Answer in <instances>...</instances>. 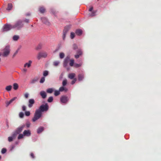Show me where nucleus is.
I'll return each instance as SVG.
<instances>
[{"label": "nucleus", "mask_w": 161, "mask_h": 161, "mask_svg": "<svg viewBox=\"0 0 161 161\" xmlns=\"http://www.w3.org/2000/svg\"><path fill=\"white\" fill-rule=\"evenodd\" d=\"M48 109V106L47 103L42 105L38 109L36 110L32 121L35 122L39 119L42 116V112L47 111Z\"/></svg>", "instance_id": "nucleus-1"}, {"label": "nucleus", "mask_w": 161, "mask_h": 161, "mask_svg": "<svg viewBox=\"0 0 161 161\" xmlns=\"http://www.w3.org/2000/svg\"><path fill=\"white\" fill-rule=\"evenodd\" d=\"M3 52L2 53L1 55L3 57H7L10 53V46L9 45L6 46L3 49Z\"/></svg>", "instance_id": "nucleus-2"}, {"label": "nucleus", "mask_w": 161, "mask_h": 161, "mask_svg": "<svg viewBox=\"0 0 161 161\" xmlns=\"http://www.w3.org/2000/svg\"><path fill=\"white\" fill-rule=\"evenodd\" d=\"M25 126V125H23L17 128L13 134V136L14 137L17 134H19L21 132Z\"/></svg>", "instance_id": "nucleus-3"}, {"label": "nucleus", "mask_w": 161, "mask_h": 161, "mask_svg": "<svg viewBox=\"0 0 161 161\" xmlns=\"http://www.w3.org/2000/svg\"><path fill=\"white\" fill-rule=\"evenodd\" d=\"M12 26L13 28H17L19 30L23 27V24L22 20H19L16 22L14 25Z\"/></svg>", "instance_id": "nucleus-4"}, {"label": "nucleus", "mask_w": 161, "mask_h": 161, "mask_svg": "<svg viewBox=\"0 0 161 161\" xmlns=\"http://www.w3.org/2000/svg\"><path fill=\"white\" fill-rule=\"evenodd\" d=\"M13 28V26L10 25L6 24L5 25L3 28L2 32H7Z\"/></svg>", "instance_id": "nucleus-5"}, {"label": "nucleus", "mask_w": 161, "mask_h": 161, "mask_svg": "<svg viewBox=\"0 0 161 161\" xmlns=\"http://www.w3.org/2000/svg\"><path fill=\"white\" fill-rule=\"evenodd\" d=\"M47 56V54L46 52H41L38 54L37 58L39 60L42 58H46Z\"/></svg>", "instance_id": "nucleus-6"}, {"label": "nucleus", "mask_w": 161, "mask_h": 161, "mask_svg": "<svg viewBox=\"0 0 161 161\" xmlns=\"http://www.w3.org/2000/svg\"><path fill=\"white\" fill-rule=\"evenodd\" d=\"M60 100L62 103H66L68 100V97L66 96H63L60 98Z\"/></svg>", "instance_id": "nucleus-7"}, {"label": "nucleus", "mask_w": 161, "mask_h": 161, "mask_svg": "<svg viewBox=\"0 0 161 161\" xmlns=\"http://www.w3.org/2000/svg\"><path fill=\"white\" fill-rule=\"evenodd\" d=\"M17 98V97H14L12 99H11L9 101H6L5 102V103L6 105V106H8L9 104L12 103L14 101L16 100Z\"/></svg>", "instance_id": "nucleus-8"}, {"label": "nucleus", "mask_w": 161, "mask_h": 161, "mask_svg": "<svg viewBox=\"0 0 161 161\" xmlns=\"http://www.w3.org/2000/svg\"><path fill=\"white\" fill-rule=\"evenodd\" d=\"M23 134L25 136H29L31 135V132L29 130H25L24 131Z\"/></svg>", "instance_id": "nucleus-9"}, {"label": "nucleus", "mask_w": 161, "mask_h": 161, "mask_svg": "<svg viewBox=\"0 0 161 161\" xmlns=\"http://www.w3.org/2000/svg\"><path fill=\"white\" fill-rule=\"evenodd\" d=\"M35 103V101L34 99H30L29 100V104L28 106L29 108L32 107L33 104Z\"/></svg>", "instance_id": "nucleus-10"}, {"label": "nucleus", "mask_w": 161, "mask_h": 161, "mask_svg": "<svg viewBox=\"0 0 161 161\" xmlns=\"http://www.w3.org/2000/svg\"><path fill=\"white\" fill-rule=\"evenodd\" d=\"M69 60V58L68 57H67L64 59V67H66L67 66Z\"/></svg>", "instance_id": "nucleus-11"}, {"label": "nucleus", "mask_w": 161, "mask_h": 161, "mask_svg": "<svg viewBox=\"0 0 161 161\" xmlns=\"http://www.w3.org/2000/svg\"><path fill=\"white\" fill-rule=\"evenodd\" d=\"M32 63V61L31 60H29V61L27 63H25L24 65V68H26L27 67V68H30L31 66V64Z\"/></svg>", "instance_id": "nucleus-12"}, {"label": "nucleus", "mask_w": 161, "mask_h": 161, "mask_svg": "<svg viewBox=\"0 0 161 161\" xmlns=\"http://www.w3.org/2000/svg\"><path fill=\"white\" fill-rule=\"evenodd\" d=\"M42 22L47 25H49V22L48 21L47 19L45 17H42L41 18Z\"/></svg>", "instance_id": "nucleus-13"}, {"label": "nucleus", "mask_w": 161, "mask_h": 161, "mask_svg": "<svg viewBox=\"0 0 161 161\" xmlns=\"http://www.w3.org/2000/svg\"><path fill=\"white\" fill-rule=\"evenodd\" d=\"M40 93L42 98L44 99L46 97L47 94L45 91H41Z\"/></svg>", "instance_id": "nucleus-14"}, {"label": "nucleus", "mask_w": 161, "mask_h": 161, "mask_svg": "<svg viewBox=\"0 0 161 161\" xmlns=\"http://www.w3.org/2000/svg\"><path fill=\"white\" fill-rule=\"evenodd\" d=\"M84 77V75L83 74H79L78 75V80L79 81L82 80Z\"/></svg>", "instance_id": "nucleus-15"}, {"label": "nucleus", "mask_w": 161, "mask_h": 161, "mask_svg": "<svg viewBox=\"0 0 161 161\" xmlns=\"http://www.w3.org/2000/svg\"><path fill=\"white\" fill-rule=\"evenodd\" d=\"M75 75V73H71L69 74L68 77L70 79H73L74 78Z\"/></svg>", "instance_id": "nucleus-16"}, {"label": "nucleus", "mask_w": 161, "mask_h": 161, "mask_svg": "<svg viewBox=\"0 0 161 161\" xmlns=\"http://www.w3.org/2000/svg\"><path fill=\"white\" fill-rule=\"evenodd\" d=\"M82 31L80 29H78L76 31L75 33L78 36H80L82 34Z\"/></svg>", "instance_id": "nucleus-17"}, {"label": "nucleus", "mask_w": 161, "mask_h": 161, "mask_svg": "<svg viewBox=\"0 0 161 161\" xmlns=\"http://www.w3.org/2000/svg\"><path fill=\"white\" fill-rule=\"evenodd\" d=\"M44 127H39L37 130V133L38 134L41 133L44 130Z\"/></svg>", "instance_id": "nucleus-18"}, {"label": "nucleus", "mask_w": 161, "mask_h": 161, "mask_svg": "<svg viewBox=\"0 0 161 161\" xmlns=\"http://www.w3.org/2000/svg\"><path fill=\"white\" fill-rule=\"evenodd\" d=\"M68 90L67 88H64V87L62 86L60 87L59 88V91L60 92H63V91H65V92H66Z\"/></svg>", "instance_id": "nucleus-19"}, {"label": "nucleus", "mask_w": 161, "mask_h": 161, "mask_svg": "<svg viewBox=\"0 0 161 161\" xmlns=\"http://www.w3.org/2000/svg\"><path fill=\"white\" fill-rule=\"evenodd\" d=\"M54 90L52 88H50L48 89L47 90V92L49 93H52L54 91Z\"/></svg>", "instance_id": "nucleus-20"}, {"label": "nucleus", "mask_w": 161, "mask_h": 161, "mask_svg": "<svg viewBox=\"0 0 161 161\" xmlns=\"http://www.w3.org/2000/svg\"><path fill=\"white\" fill-rule=\"evenodd\" d=\"M69 65L70 66H73L74 65V59H70V60Z\"/></svg>", "instance_id": "nucleus-21"}, {"label": "nucleus", "mask_w": 161, "mask_h": 161, "mask_svg": "<svg viewBox=\"0 0 161 161\" xmlns=\"http://www.w3.org/2000/svg\"><path fill=\"white\" fill-rule=\"evenodd\" d=\"M12 86L11 85L7 86L5 88V89L8 91H9L11 90Z\"/></svg>", "instance_id": "nucleus-22"}, {"label": "nucleus", "mask_w": 161, "mask_h": 161, "mask_svg": "<svg viewBox=\"0 0 161 161\" xmlns=\"http://www.w3.org/2000/svg\"><path fill=\"white\" fill-rule=\"evenodd\" d=\"M82 65V63H80V64H77V63H75L74 65V67L75 68H78V67H80Z\"/></svg>", "instance_id": "nucleus-23"}, {"label": "nucleus", "mask_w": 161, "mask_h": 161, "mask_svg": "<svg viewBox=\"0 0 161 161\" xmlns=\"http://www.w3.org/2000/svg\"><path fill=\"white\" fill-rule=\"evenodd\" d=\"M12 4L9 3L8 4V7L7 8V10H10L12 8Z\"/></svg>", "instance_id": "nucleus-24"}, {"label": "nucleus", "mask_w": 161, "mask_h": 161, "mask_svg": "<svg viewBox=\"0 0 161 161\" xmlns=\"http://www.w3.org/2000/svg\"><path fill=\"white\" fill-rule=\"evenodd\" d=\"M45 10V9L43 7H41L39 8L40 12L42 13H44Z\"/></svg>", "instance_id": "nucleus-25"}, {"label": "nucleus", "mask_w": 161, "mask_h": 161, "mask_svg": "<svg viewBox=\"0 0 161 161\" xmlns=\"http://www.w3.org/2000/svg\"><path fill=\"white\" fill-rule=\"evenodd\" d=\"M18 88V85L17 84L15 83L13 84V88L15 90H17Z\"/></svg>", "instance_id": "nucleus-26"}, {"label": "nucleus", "mask_w": 161, "mask_h": 161, "mask_svg": "<svg viewBox=\"0 0 161 161\" xmlns=\"http://www.w3.org/2000/svg\"><path fill=\"white\" fill-rule=\"evenodd\" d=\"M60 94V91H59L55 90L54 91V95L55 96H58Z\"/></svg>", "instance_id": "nucleus-27"}, {"label": "nucleus", "mask_w": 161, "mask_h": 161, "mask_svg": "<svg viewBox=\"0 0 161 161\" xmlns=\"http://www.w3.org/2000/svg\"><path fill=\"white\" fill-rule=\"evenodd\" d=\"M19 37L18 36L14 35L13 37V39L14 41H17L19 39Z\"/></svg>", "instance_id": "nucleus-28"}, {"label": "nucleus", "mask_w": 161, "mask_h": 161, "mask_svg": "<svg viewBox=\"0 0 161 161\" xmlns=\"http://www.w3.org/2000/svg\"><path fill=\"white\" fill-rule=\"evenodd\" d=\"M24 136L23 134H19L18 136V139H20L23 138Z\"/></svg>", "instance_id": "nucleus-29"}, {"label": "nucleus", "mask_w": 161, "mask_h": 161, "mask_svg": "<svg viewBox=\"0 0 161 161\" xmlns=\"http://www.w3.org/2000/svg\"><path fill=\"white\" fill-rule=\"evenodd\" d=\"M96 12V11H93L91 14H89V16H93L95 15V14Z\"/></svg>", "instance_id": "nucleus-30"}, {"label": "nucleus", "mask_w": 161, "mask_h": 161, "mask_svg": "<svg viewBox=\"0 0 161 161\" xmlns=\"http://www.w3.org/2000/svg\"><path fill=\"white\" fill-rule=\"evenodd\" d=\"M37 81V79H34L31 81L30 83L31 84H34Z\"/></svg>", "instance_id": "nucleus-31"}, {"label": "nucleus", "mask_w": 161, "mask_h": 161, "mask_svg": "<svg viewBox=\"0 0 161 161\" xmlns=\"http://www.w3.org/2000/svg\"><path fill=\"white\" fill-rule=\"evenodd\" d=\"M77 53L80 56L82 55V52L80 49H79L77 51Z\"/></svg>", "instance_id": "nucleus-32"}, {"label": "nucleus", "mask_w": 161, "mask_h": 161, "mask_svg": "<svg viewBox=\"0 0 161 161\" xmlns=\"http://www.w3.org/2000/svg\"><path fill=\"white\" fill-rule=\"evenodd\" d=\"M48 75V72L47 70L44 71L43 73V75L44 76H46Z\"/></svg>", "instance_id": "nucleus-33"}, {"label": "nucleus", "mask_w": 161, "mask_h": 161, "mask_svg": "<svg viewBox=\"0 0 161 161\" xmlns=\"http://www.w3.org/2000/svg\"><path fill=\"white\" fill-rule=\"evenodd\" d=\"M53 100V98L52 97H49L47 99V102L49 103L52 102Z\"/></svg>", "instance_id": "nucleus-34"}, {"label": "nucleus", "mask_w": 161, "mask_h": 161, "mask_svg": "<svg viewBox=\"0 0 161 161\" xmlns=\"http://www.w3.org/2000/svg\"><path fill=\"white\" fill-rule=\"evenodd\" d=\"M64 56V54L63 53H60L59 54V57L61 58H63Z\"/></svg>", "instance_id": "nucleus-35"}, {"label": "nucleus", "mask_w": 161, "mask_h": 161, "mask_svg": "<svg viewBox=\"0 0 161 161\" xmlns=\"http://www.w3.org/2000/svg\"><path fill=\"white\" fill-rule=\"evenodd\" d=\"M67 83V80H63L62 82V85L63 86H65Z\"/></svg>", "instance_id": "nucleus-36"}, {"label": "nucleus", "mask_w": 161, "mask_h": 161, "mask_svg": "<svg viewBox=\"0 0 161 161\" xmlns=\"http://www.w3.org/2000/svg\"><path fill=\"white\" fill-rule=\"evenodd\" d=\"M45 80V78L44 77H42L41 79L40 80V83H43Z\"/></svg>", "instance_id": "nucleus-37"}, {"label": "nucleus", "mask_w": 161, "mask_h": 161, "mask_svg": "<svg viewBox=\"0 0 161 161\" xmlns=\"http://www.w3.org/2000/svg\"><path fill=\"white\" fill-rule=\"evenodd\" d=\"M68 31V29L67 27H65L63 31V33H65V34H66L67 33Z\"/></svg>", "instance_id": "nucleus-38"}, {"label": "nucleus", "mask_w": 161, "mask_h": 161, "mask_svg": "<svg viewBox=\"0 0 161 161\" xmlns=\"http://www.w3.org/2000/svg\"><path fill=\"white\" fill-rule=\"evenodd\" d=\"M19 117L21 118H23L24 116V114L22 112H20L19 114Z\"/></svg>", "instance_id": "nucleus-39"}, {"label": "nucleus", "mask_w": 161, "mask_h": 161, "mask_svg": "<svg viewBox=\"0 0 161 161\" xmlns=\"http://www.w3.org/2000/svg\"><path fill=\"white\" fill-rule=\"evenodd\" d=\"M25 114L26 116H29L30 115V112L29 111H26L25 112Z\"/></svg>", "instance_id": "nucleus-40"}, {"label": "nucleus", "mask_w": 161, "mask_h": 161, "mask_svg": "<svg viewBox=\"0 0 161 161\" xmlns=\"http://www.w3.org/2000/svg\"><path fill=\"white\" fill-rule=\"evenodd\" d=\"M75 36V33L73 32H71L70 34V37L71 39H73Z\"/></svg>", "instance_id": "nucleus-41"}, {"label": "nucleus", "mask_w": 161, "mask_h": 161, "mask_svg": "<svg viewBox=\"0 0 161 161\" xmlns=\"http://www.w3.org/2000/svg\"><path fill=\"white\" fill-rule=\"evenodd\" d=\"M77 80L76 78H75L73 79V80L71 81V84L72 85L74 84L76 81Z\"/></svg>", "instance_id": "nucleus-42"}, {"label": "nucleus", "mask_w": 161, "mask_h": 161, "mask_svg": "<svg viewBox=\"0 0 161 161\" xmlns=\"http://www.w3.org/2000/svg\"><path fill=\"white\" fill-rule=\"evenodd\" d=\"M59 63V62L58 61H55V62H54L53 64L54 66H57L58 65Z\"/></svg>", "instance_id": "nucleus-43"}, {"label": "nucleus", "mask_w": 161, "mask_h": 161, "mask_svg": "<svg viewBox=\"0 0 161 161\" xmlns=\"http://www.w3.org/2000/svg\"><path fill=\"white\" fill-rule=\"evenodd\" d=\"M7 150L6 149L3 148L2 150V153L3 154L5 153L6 152Z\"/></svg>", "instance_id": "nucleus-44"}, {"label": "nucleus", "mask_w": 161, "mask_h": 161, "mask_svg": "<svg viewBox=\"0 0 161 161\" xmlns=\"http://www.w3.org/2000/svg\"><path fill=\"white\" fill-rule=\"evenodd\" d=\"M73 48L75 50L77 48V46L75 44H74L73 45Z\"/></svg>", "instance_id": "nucleus-45"}, {"label": "nucleus", "mask_w": 161, "mask_h": 161, "mask_svg": "<svg viewBox=\"0 0 161 161\" xmlns=\"http://www.w3.org/2000/svg\"><path fill=\"white\" fill-rule=\"evenodd\" d=\"M41 48H42V46L40 44L36 48V49L37 50H40Z\"/></svg>", "instance_id": "nucleus-46"}, {"label": "nucleus", "mask_w": 161, "mask_h": 161, "mask_svg": "<svg viewBox=\"0 0 161 161\" xmlns=\"http://www.w3.org/2000/svg\"><path fill=\"white\" fill-rule=\"evenodd\" d=\"M13 140V137L11 136H9L8 137V141L9 142L12 141Z\"/></svg>", "instance_id": "nucleus-47"}, {"label": "nucleus", "mask_w": 161, "mask_h": 161, "mask_svg": "<svg viewBox=\"0 0 161 161\" xmlns=\"http://www.w3.org/2000/svg\"><path fill=\"white\" fill-rule=\"evenodd\" d=\"M22 109L23 111H25L26 109V107L25 105H23L22 106Z\"/></svg>", "instance_id": "nucleus-48"}, {"label": "nucleus", "mask_w": 161, "mask_h": 161, "mask_svg": "<svg viewBox=\"0 0 161 161\" xmlns=\"http://www.w3.org/2000/svg\"><path fill=\"white\" fill-rule=\"evenodd\" d=\"M26 126L27 128L29 127L30 125V123L29 122H28L26 123Z\"/></svg>", "instance_id": "nucleus-49"}, {"label": "nucleus", "mask_w": 161, "mask_h": 161, "mask_svg": "<svg viewBox=\"0 0 161 161\" xmlns=\"http://www.w3.org/2000/svg\"><path fill=\"white\" fill-rule=\"evenodd\" d=\"M28 96H29V94L28 93H26L25 94L24 96L25 98H28Z\"/></svg>", "instance_id": "nucleus-50"}, {"label": "nucleus", "mask_w": 161, "mask_h": 161, "mask_svg": "<svg viewBox=\"0 0 161 161\" xmlns=\"http://www.w3.org/2000/svg\"><path fill=\"white\" fill-rule=\"evenodd\" d=\"M18 51H16L15 53H14V54H13V58H14L15 56L17 54V53H18Z\"/></svg>", "instance_id": "nucleus-51"}, {"label": "nucleus", "mask_w": 161, "mask_h": 161, "mask_svg": "<svg viewBox=\"0 0 161 161\" xmlns=\"http://www.w3.org/2000/svg\"><path fill=\"white\" fill-rule=\"evenodd\" d=\"M80 56L79 55H78V54H76L75 55V57L76 58H78Z\"/></svg>", "instance_id": "nucleus-52"}, {"label": "nucleus", "mask_w": 161, "mask_h": 161, "mask_svg": "<svg viewBox=\"0 0 161 161\" xmlns=\"http://www.w3.org/2000/svg\"><path fill=\"white\" fill-rule=\"evenodd\" d=\"M66 35V34L63 33V38L64 40V39L65 38Z\"/></svg>", "instance_id": "nucleus-53"}, {"label": "nucleus", "mask_w": 161, "mask_h": 161, "mask_svg": "<svg viewBox=\"0 0 161 161\" xmlns=\"http://www.w3.org/2000/svg\"><path fill=\"white\" fill-rule=\"evenodd\" d=\"M30 155L32 158H34V154L33 153H31Z\"/></svg>", "instance_id": "nucleus-54"}, {"label": "nucleus", "mask_w": 161, "mask_h": 161, "mask_svg": "<svg viewBox=\"0 0 161 161\" xmlns=\"http://www.w3.org/2000/svg\"><path fill=\"white\" fill-rule=\"evenodd\" d=\"M29 19H26L25 20H24V21L26 23H29Z\"/></svg>", "instance_id": "nucleus-55"}, {"label": "nucleus", "mask_w": 161, "mask_h": 161, "mask_svg": "<svg viewBox=\"0 0 161 161\" xmlns=\"http://www.w3.org/2000/svg\"><path fill=\"white\" fill-rule=\"evenodd\" d=\"M93 8L92 7H90V8L89 9V11H92V10H93Z\"/></svg>", "instance_id": "nucleus-56"}, {"label": "nucleus", "mask_w": 161, "mask_h": 161, "mask_svg": "<svg viewBox=\"0 0 161 161\" xmlns=\"http://www.w3.org/2000/svg\"><path fill=\"white\" fill-rule=\"evenodd\" d=\"M27 71V70L25 68H24L23 69V72H26Z\"/></svg>", "instance_id": "nucleus-57"}, {"label": "nucleus", "mask_w": 161, "mask_h": 161, "mask_svg": "<svg viewBox=\"0 0 161 161\" xmlns=\"http://www.w3.org/2000/svg\"><path fill=\"white\" fill-rule=\"evenodd\" d=\"M60 79H62V75H61L60 76Z\"/></svg>", "instance_id": "nucleus-58"}, {"label": "nucleus", "mask_w": 161, "mask_h": 161, "mask_svg": "<svg viewBox=\"0 0 161 161\" xmlns=\"http://www.w3.org/2000/svg\"><path fill=\"white\" fill-rule=\"evenodd\" d=\"M1 156H0V159H1Z\"/></svg>", "instance_id": "nucleus-59"}, {"label": "nucleus", "mask_w": 161, "mask_h": 161, "mask_svg": "<svg viewBox=\"0 0 161 161\" xmlns=\"http://www.w3.org/2000/svg\"><path fill=\"white\" fill-rule=\"evenodd\" d=\"M27 15H29V14H28Z\"/></svg>", "instance_id": "nucleus-60"}]
</instances>
